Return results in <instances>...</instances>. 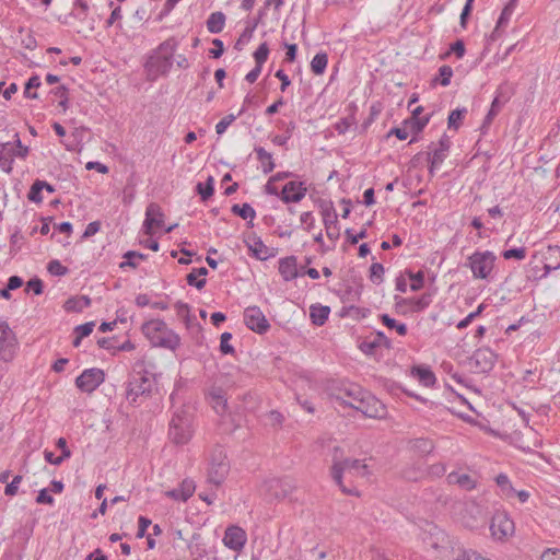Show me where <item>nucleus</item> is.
Here are the masks:
<instances>
[{
  "mask_svg": "<svg viewBox=\"0 0 560 560\" xmlns=\"http://www.w3.org/2000/svg\"><path fill=\"white\" fill-rule=\"evenodd\" d=\"M243 318L246 327L259 335L266 334L270 328V324L258 306L246 307Z\"/></svg>",
  "mask_w": 560,
  "mask_h": 560,
  "instance_id": "obj_11",
  "label": "nucleus"
},
{
  "mask_svg": "<svg viewBox=\"0 0 560 560\" xmlns=\"http://www.w3.org/2000/svg\"><path fill=\"white\" fill-rule=\"evenodd\" d=\"M40 84H42L40 78L37 74L32 75L25 83L24 96L26 98L36 100L38 97L37 93L31 92V90L39 88Z\"/></svg>",
  "mask_w": 560,
  "mask_h": 560,
  "instance_id": "obj_47",
  "label": "nucleus"
},
{
  "mask_svg": "<svg viewBox=\"0 0 560 560\" xmlns=\"http://www.w3.org/2000/svg\"><path fill=\"white\" fill-rule=\"evenodd\" d=\"M207 275L208 270L206 267L195 268L191 270V272L187 275L186 281L189 285L195 287L198 290H201L206 285V279H198V277H205Z\"/></svg>",
  "mask_w": 560,
  "mask_h": 560,
  "instance_id": "obj_32",
  "label": "nucleus"
},
{
  "mask_svg": "<svg viewBox=\"0 0 560 560\" xmlns=\"http://www.w3.org/2000/svg\"><path fill=\"white\" fill-rule=\"evenodd\" d=\"M174 306H175L177 316L180 317L185 322L186 325H189V320H190L189 305L185 302L177 301Z\"/></svg>",
  "mask_w": 560,
  "mask_h": 560,
  "instance_id": "obj_51",
  "label": "nucleus"
},
{
  "mask_svg": "<svg viewBox=\"0 0 560 560\" xmlns=\"http://www.w3.org/2000/svg\"><path fill=\"white\" fill-rule=\"evenodd\" d=\"M244 109H241L237 115L229 114L223 117L215 126V131L218 135H222L226 128L243 113Z\"/></svg>",
  "mask_w": 560,
  "mask_h": 560,
  "instance_id": "obj_53",
  "label": "nucleus"
},
{
  "mask_svg": "<svg viewBox=\"0 0 560 560\" xmlns=\"http://www.w3.org/2000/svg\"><path fill=\"white\" fill-rule=\"evenodd\" d=\"M447 482L450 485H457L464 490H472L476 488V480L468 474H459V472H450L447 475Z\"/></svg>",
  "mask_w": 560,
  "mask_h": 560,
  "instance_id": "obj_26",
  "label": "nucleus"
},
{
  "mask_svg": "<svg viewBox=\"0 0 560 560\" xmlns=\"http://www.w3.org/2000/svg\"><path fill=\"white\" fill-rule=\"evenodd\" d=\"M91 299L89 296L82 295L77 299H69L65 307L67 311L73 312H82L85 307L90 306Z\"/></svg>",
  "mask_w": 560,
  "mask_h": 560,
  "instance_id": "obj_41",
  "label": "nucleus"
},
{
  "mask_svg": "<svg viewBox=\"0 0 560 560\" xmlns=\"http://www.w3.org/2000/svg\"><path fill=\"white\" fill-rule=\"evenodd\" d=\"M196 190L202 201L208 200L214 191V178L209 176L205 183H198Z\"/></svg>",
  "mask_w": 560,
  "mask_h": 560,
  "instance_id": "obj_38",
  "label": "nucleus"
},
{
  "mask_svg": "<svg viewBox=\"0 0 560 560\" xmlns=\"http://www.w3.org/2000/svg\"><path fill=\"white\" fill-rule=\"evenodd\" d=\"M163 225H164V213H163L162 208L155 202L149 203L145 209V219L143 222L144 233L148 235H152L153 228L160 229Z\"/></svg>",
  "mask_w": 560,
  "mask_h": 560,
  "instance_id": "obj_16",
  "label": "nucleus"
},
{
  "mask_svg": "<svg viewBox=\"0 0 560 560\" xmlns=\"http://www.w3.org/2000/svg\"><path fill=\"white\" fill-rule=\"evenodd\" d=\"M143 335L155 347L175 350L179 346V337L167 327L162 319H152L142 325Z\"/></svg>",
  "mask_w": 560,
  "mask_h": 560,
  "instance_id": "obj_5",
  "label": "nucleus"
},
{
  "mask_svg": "<svg viewBox=\"0 0 560 560\" xmlns=\"http://www.w3.org/2000/svg\"><path fill=\"white\" fill-rule=\"evenodd\" d=\"M502 256L504 259H516V260H523L526 257V249L525 247H518V248H510L502 253Z\"/></svg>",
  "mask_w": 560,
  "mask_h": 560,
  "instance_id": "obj_54",
  "label": "nucleus"
},
{
  "mask_svg": "<svg viewBox=\"0 0 560 560\" xmlns=\"http://www.w3.org/2000/svg\"><path fill=\"white\" fill-rule=\"evenodd\" d=\"M244 242L256 259L267 260L276 255L275 248L265 245L262 240L256 234H249Z\"/></svg>",
  "mask_w": 560,
  "mask_h": 560,
  "instance_id": "obj_17",
  "label": "nucleus"
},
{
  "mask_svg": "<svg viewBox=\"0 0 560 560\" xmlns=\"http://www.w3.org/2000/svg\"><path fill=\"white\" fill-rule=\"evenodd\" d=\"M279 272L284 281H291L298 277V264L294 256L281 258L279 260Z\"/></svg>",
  "mask_w": 560,
  "mask_h": 560,
  "instance_id": "obj_24",
  "label": "nucleus"
},
{
  "mask_svg": "<svg viewBox=\"0 0 560 560\" xmlns=\"http://www.w3.org/2000/svg\"><path fill=\"white\" fill-rule=\"evenodd\" d=\"M89 3L86 0H74L73 8L71 12L69 13V16L74 18L75 20L83 22L85 21L88 14H89Z\"/></svg>",
  "mask_w": 560,
  "mask_h": 560,
  "instance_id": "obj_35",
  "label": "nucleus"
},
{
  "mask_svg": "<svg viewBox=\"0 0 560 560\" xmlns=\"http://www.w3.org/2000/svg\"><path fill=\"white\" fill-rule=\"evenodd\" d=\"M194 435V413L189 407L176 409L168 428V438L176 445L187 444Z\"/></svg>",
  "mask_w": 560,
  "mask_h": 560,
  "instance_id": "obj_4",
  "label": "nucleus"
},
{
  "mask_svg": "<svg viewBox=\"0 0 560 560\" xmlns=\"http://www.w3.org/2000/svg\"><path fill=\"white\" fill-rule=\"evenodd\" d=\"M401 477L408 481H418L425 476V469L421 462L407 464L400 472Z\"/></svg>",
  "mask_w": 560,
  "mask_h": 560,
  "instance_id": "obj_25",
  "label": "nucleus"
},
{
  "mask_svg": "<svg viewBox=\"0 0 560 560\" xmlns=\"http://www.w3.org/2000/svg\"><path fill=\"white\" fill-rule=\"evenodd\" d=\"M30 148L23 142H0V168L10 174L13 170L14 158L25 159Z\"/></svg>",
  "mask_w": 560,
  "mask_h": 560,
  "instance_id": "obj_8",
  "label": "nucleus"
},
{
  "mask_svg": "<svg viewBox=\"0 0 560 560\" xmlns=\"http://www.w3.org/2000/svg\"><path fill=\"white\" fill-rule=\"evenodd\" d=\"M368 390L363 389L360 385L350 382H340L332 388V397L340 401L341 405L349 406L354 409L359 399L365 395Z\"/></svg>",
  "mask_w": 560,
  "mask_h": 560,
  "instance_id": "obj_9",
  "label": "nucleus"
},
{
  "mask_svg": "<svg viewBox=\"0 0 560 560\" xmlns=\"http://www.w3.org/2000/svg\"><path fill=\"white\" fill-rule=\"evenodd\" d=\"M466 114H467L466 108H457V109L452 110L450 113L448 119H447L448 128L450 129L454 128L455 130H457L459 128V126L462 125V121Z\"/></svg>",
  "mask_w": 560,
  "mask_h": 560,
  "instance_id": "obj_46",
  "label": "nucleus"
},
{
  "mask_svg": "<svg viewBox=\"0 0 560 560\" xmlns=\"http://www.w3.org/2000/svg\"><path fill=\"white\" fill-rule=\"evenodd\" d=\"M490 530L495 539L504 540L514 534L515 525L505 512H497L492 516Z\"/></svg>",
  "mask_w": 560,
  "mask_h": 560,
  "instance_id": "obj_10",
  "label": "nucleus"
},
{
  "mask_svg": "<svg viewBox=\"0 0 560 560\" xmlns=\"http://www.w3.org/2000/svg\"><path fill=\"white\" fill-rule=\"evenodd\" d=\"M330 308L320 304L312 305L310 308V317L314 325L322 326L328 319Z\"/></svg>",
  "mask_w": 560,
  "mask_h": 560,
  "instance_id": "obj_29",
  "label": "nucleus"
},
{
  "mask_svg": "<svg viewBox=\"0 0 560 560\" xmlns=\"http://www.w3.org/2000/svg\"><path fill=\"white\" fill-rule=\"evenodd\" d=\"M306 194V187L302 182H289L281 190V199L283 202H299L304 198Z\"/></svg>",
  "mask_w": 560,
  "mask_h": 560,
  "instance_id": "obj_22",
  "label": "nucleus"
},
{
  "mask_svg": "<svg viewBox=\"0 0 560 560\" xmlns=\"http://www.w3.org/2000/svg\"><path fill=\"white\" fill-rule=\"evenodd\" d=\"M355 405L354 409L362 412L364 416L369 418H384L386 415V407L384 404L378 400L371 393L366 392L365 395H362Z\"/></svg>",
  "mask_w": 560,
  "mask_h": 560,
  "instance_id": "obj_12",
  "label": "nucleus"
},
{
  "mask_svg": "<svg viewBox=\"0 0 560 560\" xmlns=\"http://www.w3.org/2000/svg\"><path fill=\"white\" fill-rule=\"evenodd\" d=\"M448 149V142H439V147L433 149L432 152L428 153L431 174H433V172L441 166V164L447 156Z\"/></svg>",
  "mask_w": 560,
  "mask_h": 560,
  "instance_id": "obj_23",
  "label": "nucleus"
},
{
  "mask_svg": "<svg viewBox=\"0 0 560 560\" xmlns=\"http://www.w3.org/2000/svg\"><path fill=\"white\" fill-rule=\"evenodd\" d=\"M497 485L500 487L503 495L506 499L514 498L515 489L513 488L510 478L505 474H499L495 478Z\"/></svg>",
  "mask_w": 560,
  "mask_h": 560,
  "instance_id": "obj_42",
  "label": "nucleus"
},
{
  "mask_svg": "<svg viewBox=\"0 0 560 560\" xmlns=\"http://www.w3.org/2000/svg\"><path fill=\"white\" fill-rule=\"evenodd\" d=\"M409 278L411 280L410 289L411 291H419L424 285V272L422 270L412 273L409 272Z\"/></svg>",
  "mask_w": 560,
  "mask_h": 560,
  "instance_id": "obj_55",
  "label": "nucleus"
},
{
  "mask_svg": "<svg viewBox=\"0 0 560 560\" xmlns=\"http://www.w3.org/2000/svg\"><path fill=\"white\" fill-rule=\"evenodd\" d=\"M381 320H382L383 325H385L387 328L396 330V332L399 336L407 335L408 328H407L406 324L398 323L396 319L392 318L387 314L381 315Z\"/></svg>",
  "mask_w": 560,
  "mask_h": 560,
  "instance_id": "obj_43",
  "label": "nucleus"
},
{
  "mask_svg": "<svg viewBox=\"0 0 560 560\" xmlns=\"http://www.w3.org/2000/svg\"><path fill=\"white\" fill-rule=\"evenodd\" d=\"M516 4H517V0H510L505 4V7L503 8V10L498 19V22H497L498 30L505 27L508 25L513 12L515 11Z\"/></svg>",
  "mask_w": 560,
  "mask_h": 560,
  "instance_id": "obj_37",
  "label": "nucleus"
},
{
  "mask_svg": "<svg viewBox=\"0 0 560 560\" xmlns=\"http://www.w3.org/2000/svg\"><path fill=\"white\" fill-rule=\"evenodd\" d=\"M182 492V501L186 502L195 491V483L192 480H184L178 488Z\"/></svg>",
  "mask_w": 560,
  "mask_h": 560,
  "instance_id": "obj_57",
  "label": "nucleus"
},
{
  "mask_svg": "<svg viewBox=\"0 0 560 560\" xmlns=\"http://www.w3.org/2000/svg\"><path fill=\"white\" fill-rule=\"evenodd\" d=\"M503 106L504 103L501 102L500 97H494V100L491 103V107L485 118L483 126L490 125L493 118L499 114Z\"/></svg>",
  "mask_w": 560,
  "mask_h": 560,
  "instance_id": "obj_49",
  "label": "nucleus"
},
{
  "mask_svg": "<svg viewBox=\"0 0 560 560\" xmlns=\"http://www.w3.org/2000/svg\"><path fill=\"white\" fill-rule=\"evenodd\" d=\"M408 305L415 312H420L427 308L431 303V296L429 294H423L418 298H411L407 300Z\"/></svg>",
  "mask_w": 560,
  "mask_h": 560,
  "instance_id": "obj_45",
  "label": "nucleus"
},
{
  "mask_svg": "<svg viewBox=\"0 0 560 560\" xmlns=\"http://www.w3.org/2000/svg\"><path fill=\"white\" fill-rule=\"evenodd\" d=\"M261 16H262V12L259 13V16L257 20H255L253 22H247V25H246L245 30L243 31L237 43H240L242 40H249L252 38L253 33L256 30V27L258 26V23H259V20Z\"/></svg>",
  "mask_w": 560,
  "mask_h": 560,
  "instance_id": "obj_56",
  "label": "nucleus"
},
{
  "mask_svg": "<svg viewBox=\"0 0 560 560\" xmlns=\"http://www.w3.org/2000/svg\"><path fill=\"white\" fill-rule=\"evenodd\" d=\"M255 152L257 154V159L261 164V170L265 174L270 173L275 168V163L272 160V155L267 152L264 148H255Z\"/></svg>",
  "mask_w": 560,
  "mask_h": 560,
  "instance_id": "obj_34",
  "label": "nucleus"
},
{
  "mask_svg": "<svg viewBox=\"0 0 560 560\" xmlns=\"http://www.w3.org/2000/svg\"><path fill=\"white\" fill-rule=\"evenodd\" d=\"M497 256L491 250H476L468 258L466 266L475 279L489 280L494 269Z\"/></svg>",
  "mask_w": 560,
  "mask_h": 560,
  "instance_id": "obj_6",
  "label": "nucleus"
},
{
  "mask_svg": "<svg viewBox=\"0 0 560 560\" xmlns=\"http://www.w3.org/2000/svg\"><path fill=\"white\" fill-rule=\"evenodd\" d=\"M389 349L392 347V342L389 338L383 332L377 331L372 338H366L360 343V350L368 354H375L376 349L378 348Z\"/></svg>",
  "mask_w": 560,
  "mask_h": 560,
  "instance_id": "obj_19",
  "label": "nucleus"
},
{
  "mask_svg": "<svg viewBox=\"0 0 560 560\" xmlns=\"http://www.w3.org/2000/svg\"><path fill=\"white\" fill-rule=\"evenodd\" d=\"M422 112V107L419 106L412 110V115L409 119L406 120V124L410 126V131L412 136L418 135L428 124L429 118H420L419 114ZM411 140H415V137H412Z\"/></svg>",
  "mask_w": 560,
  "mask_h": 560,
  "instance_id": "obj_28",
  "label": "nucleus"
},
{
  "mask_svg": "<svg viewBox=\"0 0 560 560\" xmlns=\"http://www.w3.org/2000/svg\"><path fill=\"white\" fill-rule=\"evenodd\" d=\"M339 450L335 448L331 466V478L340 487L343 493L352 494V490L348 489L342 483V476L348 475L351 477H366L370 474L369 467L361 459L339 458L337 456Z\"/></svg>",
  "mask_w": 560,
  "mask_h": 560,
  "instance_id": "obj_3",
  "label": "nucleus"
},
{
  "mask_svg": "<svg viewBox=\"0 0 560 560\" xmlns=\"http://www.w3.org/2000/svg\"><path fill=\"white\" fill-rule=\"evenodd\" d=\"M214 48L209 50V56L213 59L220 58L224 52L223 42L219 38L212 40Z\"/></svg>",
  "mask_w": 560,
  "mask_h": 560,
  "instance_id": "obj_63",
  "label": "nucleus"
},
{
  "mask_svg": "<svg viewBox=\"0 0 560 560\" xmlns=\"http://www.w3.org/2000/svg\"><path fill=\"white\" fill-rule=\"evenodd\" d=\"M384 266L380 262H373L370 267L369 278L374 284H380L384 280Z\"/></svg>",
  "mask_w": 560,
  "mask_h": 560,
  "instance_id": "obj_48",
  "label": "nucleus"
},
{
  "mask_svg": "<svg viewBox=\"0 0 560 560\" xmlns=\"http://www.w3.org/2000/svg\"><path fill=\"white\" fill-rule=\"evenodd\" d=\"M328 56L326 52L316 54L311 61V70L314 74H323L327 68Z\"/></svg>",
  "mask_w": 560,
  "mask_h": 560,
  "instance_id": "obj_36",
  "label": "nucleus"
},
{
  "mask_svg": "<svg viewBox=\"0 0 560 560\" xmlns=\"http://www.w3.org/2000/svg\"><path fill=\"white\" fill-rule=\"evenodd\" d=\"M544 260L551 264V268L560 269V246L548 245L544 253Z\"/></svg>",
  "mask_w": 560,
  "mask_h": 560,
  "instance_id": "obj_40",
  "label": "nucleus"
},
{
  "mask_svg": "<svg viewBox=\"0 0 560 560\" xmlns=\"http://www.w3.org/2000/svg\"><path fill=\"white\" fill-rule=\"evenodd\" d=\"M209 397L214 410L218 413H223L226 409V398L224 390L221 387H213L209 393Z\"/></svg>",
  "mask_w": 560,
  "mask_h": 560,
  "instance_id": "obj_30",
  "label": "nucleus"
},
{
  "mask_svg": "<svg viewBox=\"0 0 560 560\" xmlns=\"http://www.w3.org/2000/svg\"><path fill=\"white\" fill-rule=\"evenodd\" d=\"M269 55V47L267 43H262L254 52V59L257 66L262 67Z\"/></svg>",
  "mask_w": 560,
  "mask_h": 560,
  "instance_id": "obj_50",
  "label": "nucleus"
},
{
  "mask_svg": "<svg viewBox=\"0 0 560 560\" xmlns=\"http://www.w3.org/2000/svg\"><path fill=\"white\" fill-rule=\"evenodd\" d=\"M47 270L52 276H65L68 272V268L65 267L59 260H51L47 266Z\"/></svg>",
  "mask_w": 560,
  "mask_h": 560,
  "instance_id": "obj_58",
  "label": "nucleus"
},
{
  "mask_svg": "<svg viewBox=\"0 0 560 560\" xmlns=\"http://www.w3.org/2000/svg\"><path fill=\"white\" fill-rule=\"evenodd\" d=\"M43 190L42 179H35L27 194V199L34 203H42L44 200Z\"/></svg>",
  "mask_w": 560,
  "mask_h": 560,
  "instance_id": "obj_44",
  "label": "nucleus"
},
{
  "mask_svg": "<svg viewBox=\"0 0 560 560\" xmlns=\"http://www.w3.org/2000/svg\"><path fill=\"white\" fill-rule=\"evenodd\" d=\"M178 42L175 37H170L161 43L148 57L144 65L149 77L158 78L170 72L173 66V57L177 49Z\"/></svg>",
  "mask_w": 560,
  "mask_h": 560,
  "instance_id": "obj_2",
  "label": "nucleus"
},
{
  "mask_svg": "<svg viewBox=\"0 0 560 560\" xmlns=\"http://www.w3.org/2000/svg\"><path fill=\"white\" fill-rule=\"evenodd\" d=\"M16 346L18 342L13 331L8 325H4L0 336V360L4 362L11 361L15 354Z\"/></svg>",
  "mask_w": 560,
  "mask_h": 560,
  "instance_id": "obj_18",
  "label": "nucleus"
},
{
  "mask_svg": "<svg viewBox=\"0 0 560 560\" xmlns=\"http://www.w3.org/2000/svg\"><path fill=\"white\" fill-rule=\"evenodd\" d=\"M409 133H411L410 126L407 125L405 121L402 127L393 128L387 133V138H389L392 135H395L399 140H406L408 138Z\"/></svg>",
  "mask_w": 560,
  "mask_h": 560,
  "instance_id": "obj_62",
  "label": "nucleus"
},
{
  "mask_svg": "<svg viewBox=\"0 0 560 560\" xmlns=\"http://www.w3.org/2000/svg\"><path fill=\"white\" fill-rule=\"evenodd\" d=\"M147 256L139 252L129 250L124 254V261L120 262L119 267L125 269L126 267L136 268L140 260L145 259Z\"/></svg>",
  "mask_w": 560,
  "mask_h": 560,
  "instance_id": "obj_39",
  "label": "nucleus"
},
{
  "mask_svg": "<svg viewBox=\"0 0 560 560\" xmlns=\"http://www.w3.org/2000/svg\"><path fill=\"white\" fill-rule=\"evenodd\" d=\"M230 470V464L224 451L220 447L214 448L210 455L208 467V481L214 486H220Z\"/></svg>",
  "mask_w": 560,
  "mask_h": 560,
  "instance_id": "obj_7",
  "label": "nucleus"
},
{
  "mask_svg": "<svg viewBox=\"0 0 560 560\" xmlns=\"http://www.w3.org/2000/svg\"><path fill=\"white\" fill-rule=\"evenodd\" d=\"M293 489L289 479L271 478L265 481L262 491L269 499H283L288 497Z\"/></svg>",
  "mask_w": 560,
  "mask_h": 560,
  "instance_id": "obj_14",
  "label": "nucleus"
},
{
  "mask_svg": "<svg viewBox=\"0 0 560 560\" xmlns=\"http://www.w3.org/2000/svg\"><path fill=\"white\" fill-rule=\"evenodd\" d=\"M440 84L442 86H447L451 83V78L453 77V69L450 66H442L439 69Z\"/></svg>",
  "mask_w": 560,
  "mask_h": 560,
  "instance_id": "obj_59",
  "label": "nucleus"
},
{
  "mask_svg": "<svg viewBox=\"0 0 560 560\" xmlns=\"http://www.w3.org/2000/svg\"><path fill=\"white\" fill-rule=\"evenodd\" d=\"M224 24L225 15L220 11L211 13L207 20V28L212 34L221 33Z\"/></svg>",
  "mask_w": 560,
  "mask_h": 560,
  "instance_id": "obj_31",
  "label": "nucleus"
},
{
  "mask_svg": "<svg viewBox=\"0 0 560 560\" xmlns=\"http://www.w3.org/2000/svg\"><path fill=\"white\" fill-rule=\"evenodd\" d=\"M22 479L23 477L21 475H16L11 482L7 483L4 494L8 497H14L19 491V486Z\"/></svg>",
  "mask_w": 560,
  "mask_h": 560,
  "instance_id": "obj_61",
  "label": "nucleus"
},
{
  "mask_svg": "<svg viewBox=\"0 0 560 560\" xmlns=\"http://www.w3.org/2000/svg\"><path fill=\"white\" fill-rule=\"evenodd\" d=\"M231 211L244 220H249L248 221L249 226L254 225L253 220L256 217V211L249 203L233 205L231 208Z\"/></svg>",
  "mask_w": 560,
  "mask_h": 560,
  "instance_id": "obj_33",
  "label": "nucleus"
},
{
  "mask_svg": "<svg viewBox=\"0 0 560 560\" xmlns=\"http://www.w3.org/2000/svg\"><path fill=\"white\" fill-rule=\"evenodd\" d=\"M412 376L422 385L430 387L434 385L436 378L430 368L416 366L411 371Z\"/></svg>",
  "mask_w": 560,
  "mask_h": 560,
  "instance_id": "obj_27",
  "label": "nucleus"
},
{
  "mask_svg": "<svg viewBox=\"0 0 560 560\" xmlns=\"http://www.w3.org/2000/svg\"><path fill=\"white\" fill-rule=\"evenodd\" d=\"M105 381L103 370L97 368L84 370L77 378V387L84 393L94 392Z\"/></svg>",
  "mask_w": 560,
  "mask_h": 560,
  "instance_id": "obj_13",
  "label": "nucleus"
},
{
  "mask_svg": "<svg viewBox=\"0 0 560 560\" xmlns=\"http://www.w3.org/2000/svg\"><path fill=\"white\" fill-rule=\"evenodd\" d=\"M231 332H223L220 337V351L223 354H233L235 352L233 346L230 343L232 339Z\"/></svg>",
  "mask_w": 560,
  "mask_h": 560,
  "instance_id": "obj_52",
  "label": "nucleus"
},
{
  "mask_svg": "<svg viewBox=\"0 0 560 560\" xmlns=\"http://www.w3.org/2000/svg\"><path fill=\"white\" fill-rule=\"evenodd\" d=\"M222 541L226 548L240 552L247 541V534L242 527L230 525L224 532Z\"/></svg>",
  "mask_w": 560,
  "mask_h": 560,
  "instance_id": "obj_15",
  "label": "nucleus"
},
{
  "mask_svg": "<svg viewBox=\"0 0 560 560\" xmlns=\"http://www.w3.org/2000/svg\"><path fill=\"white\" fill-rule=\"evenodd\" d=\"M541 560H560V549L559 548H547L541 552Z\"/></svg>",
  "mask_w": 560,
  "mask_h": 560,
  "instance_id": "obj_64",
  "label": "nucleus"
},
{
  "mask_svg": "<svg viewBox=\"0 0 560 560\" xmlns=\"http://www.w3.org/2000/svg\"><path fill=\"white\" fill-rule=\"evenodd\" d=\"M199 534H194L187 545L191 560H217L212 552L207 549L206 545L201 542Z\"/></svg>",
  "mask_w": 560,
  "mask_h": 560,
  "instance_id": "obj_20",
  "label": "nucleus"
},
{
  "mask_svg": "<svg viewBox=\"0 0 560 560\" xmlns=\"http://www.w3.org/2000/svg\"><path fill=\"white\" fill-rule=\"evenodd\" d=\"M472 359L479 372L487 373L493 369L497 355L489 348H482L475 351Z\"/></svg>",
  "mask_w": 560,
  "mask_h": 560,
  "instance_id": "obj_21",
  "label": "nucleus"
},
{
  "mask_svg": "<svg viewBox=\"0 0 560 560\" xmlns=\"http://www.w3.org/2000/svg\"><path fill=\"white\" fill-rule=\"evenodd\" d=\"M156 385L155 375L137 364L126 386V399L132 406L140 405Z\"/></svg>",
  "mask_w": 560,
  "mask_h": 560,
  "instance_id": "obj_1",
  "label": "nucleus"
},
{
  "mask_svg": "<svg viewBox=\"0 0 560 560\" xmlns=\"http://www.w3.org/2000/svg\"><path fill=\"white\" fill-rule=\"evenodd\" d=\"M412 447L421 453H430L433 450V443L428 439H416L412 442Z\"/></svg>",
  "mask_w": 560,
  "mask_h": 560,
  "instance_id": "obj_60",
  "label": "nucleus"
}]
</instances>
